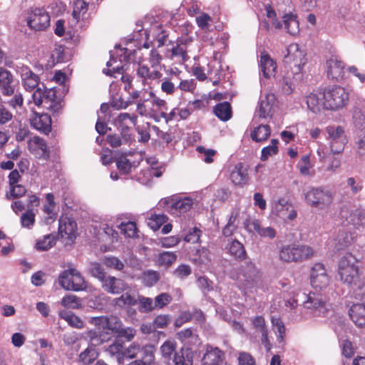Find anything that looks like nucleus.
Returning <instances> with one entry per match:
<instances>
[{"mask_svg": "<svg viewBox=\"0 0 365 365\" xmlns=\"http://www.w3.org/2000/svg\"><path fill=\"white\" fill-rule=\"evenodd\" d=\"M89 322L96 328V330H90L88 332V336L94 345L101 344L111 335L115 334L122 323L118 317L113 315L91 317Z\"/></svg>", "mask_w": 365, "mask_h": 365, "instance_id": "nucleus-1", "label": "nucleus"}, {"mask_svg": "<svg viewBox=\"0 0 365 365\" xmlns=\"http://www.w3.org/2000/svg\"><path fill=\"white\" fill-rule=\"evenodd\" d=\"M306 299L303 302V308L316 317H324L332 311V305L329 302L327 292H311L304 294Z\"/></svg>", "mask_w": 365, "mask_h": 365, "instance_id": "nucleus-2", "label": "nucleus"}, {"mask_svg": "<svg viewBox=\"0 0 365 365\" xmlns=\"http://www.w3.org/2000/svg\"><path fill=\"white\" fill-rule=\"evenodd\" d=\"M338 274L340 281L347 286L354 287L360 279L357 259L351 253H346L338 264Z\"/></svg>", "mask_w": 365, "mask_h": 365, "instance_id": "nucleus-3", "label": "nucleus"}, {"mask_svg": "<svg viewBox=\"0 0 365 365\" xmlns=\"http://www.w3.org/2000/svg\"><path fill=\"white\" fill-rule=\"evenodd\" d=\"M59 285L68 291L79 292L87 288V284L78 270L72 266L63 271L58 276Z\"/></svg>", "mask_w": 365, "mask_h": 365, "instance_id": "nucleus-4", "label": "nucleus"}, {"mask_svg": "<svg viewBox=\"0 0 365 365\" xmlns=\"http://www.w3.org/2000/svg\"><path fill=\"white\" fill-rule=\"evenodd\" d=\"M284 61L294 76L299 75L307 62L306 53L298 44L291 43L286 48Z\"/></svg>", "mask_w": 365, "mask_h": 365, "instance_id": "nucleus-5", "label": "nucleus"}, {"mask_svg": "<svg viewBox=\"0 0 365 365\" xmlns=\"http://www.w3.org/2000/svg\"><path fill=\"white\" fill-rule=\"evenodd\" d=\"M193 203V200L190 197L181 198L173 195L161 199L158 205L171 215L178 216L189 211Z\"/></svg>", "mask_w": 365, "mask_h": 365, "instance_id": "nucleus-6", "label": "nucleus"}, {"mask_svg": "<svg viewBox=\"0 0 365 365\" xmlns=\"http://www.w3.org/2000/svg\"><path fill=\"white\" fill-rule=\"evenodd\" d=\"M304 198L309 205L319 210L328 208L333 201L331 192L322 187H310L304 193Z\"/></svg>", "mask_w": 365, "mask_h": 365, "instance_id": "nucleus-7", "label": "nucleus"}, {"mask_svg": "<svg viewBox=\"0 0 365 365\" xmlns=\"http://www.w3.org/2000/svg\"><path fill=\"white\" fill-rule=\"evenodd\" d=\"M325 109L337 110L344 107L349 101V93L341 86H334L324 91Z\"/></svg>", "mask_w": 365, "mask_h": 365, "instance_id": "nucleus-8", "label": "nucleus"}, {"mask_svg": "<svg viewBox=\"0 0 365 365\" xmlns=\"http://www.w3.org/2000/svg\"><path fill=\"white\" fill-rule=\"evenodd\" d=\"M331 282L325 266L322 263H315L310 272V283L316 292H327Z\"/></svg>", "mask_w": 365, "mask_h": 365, "instance_id": "nucleus-9", "label": "nucleus"}, {"mask_svg": "<svg viewBox=\"0 0 365 365\" xmlns=\"http://www.w3.org/2000/svg\"><path fill=\"white\" fill-rule=\"evenodd\" d=\"M328 134L327 139L332 154L341 153L347 143L344 130L341 126L329 125L325 129Z\"/></svg>", "mask_w": 365, "mask_h": 365, "instance_id": "nucleus-10", "label": "nucleus"}, {"mask_svg": "<svg viewBox=\"0 0 365 365\" xmlns=\"http://www.w3.org/2000/svg\"><path fill=\"white\" fill-rule=\"evenodd\" d=\"M155 347L152 344L140 346L136 342L132 343L126 349V357L138 359L152 364L155 361Z\"/></svg>", "mask_w": 365, "mask_h": 365, "instance_id": "nucleus-11", "label": "nucleus"}, {"mask_svg": "<svg viewBox=\"0 0 365 365\" xmlns=\"http://www.w3.org/2000/svg\"><path fill=\"white\" fill-rule=\"evenodd\" d=\"M236 279L244 289H252L259 282V272L252 262L245 263L239 269Z\"/></svg>", "mask_w": 365, "mask_h": 365, "instance_id": "nucleus-12", "label": "nucleus"}, {"mask_svg": "<svg viewBox=\"0 0 365 365\" xmlns=\"http://www.w3.org/2000/svg\"><path fill=\"white\" fill-rule=\"evenodd\" d=\"M14 68L19 76L22 86L26 91L31 92L40 85L39 76L34 73L28 66L17 63Z\"/></svg>", "mask_w": 365, "mask_h": 365, "instance_id": "nucleus-13", "label": "nucleus"}, {"mask_svg": "<svg viewBox=\"0 0 365 365\" xmlns=\"http://www.w3.org/2000/svg\"><path fill=\"white\" fill-rule=\"evenodd\" d=\"M50 23V16L43 9L36 8L31 10L27 18L28 26L35 31L46 29Z\"/></svg>", "mask_w": 365, "mask_h": 365, "instance_id": "nucleus-14", "label": "nucleus"}, {"mask_svg": "<svg viewBox=\"0 0 365 365\" xmlns=\"http://www.w3.org/2000/svg\"><path fill=\"white\" fill-rule=\"evenodd\" d=\"M275 101L276 98L273 93H266L258 103V107L255 113L254 118L263 120L271 117L273 114V106Z\"/></svg>", "mask_w": 365, "mask_h": 365, "instance_id": "nucleus-15", "label": "nucleus"}, {"mask_svg": "<svg viewBox=\"0 0 365 365\" xmlns=\"http://www.w3.org/2000/svg\"><path fill=\"white\" fill-rule=\"evenodd\" d=\"M27 147L29 152L36 158L47 160L50 156L46 141L38 136L31 137L27 141Z\"/></svg>", "mask_w": 365, "mask_h": 365, "instance_id": "nucleus-16", "label": "nucleus"}, {"mask_svg": "<svg viewBox=\"0 0 365 365\" xmlns=\"http://www.w3.org/2000/svg\"><path fill=\"white\" fill-rule=\"evenodd\" d=\"M272 213L283 220H293L297 213L292 203L284 198L279 199L272 205Z\"/></svg>", "mask_w": 365, "mask_h": 365, "instance_id": "nucleus-17", "label": "nucleus"}, {"mask_svg": "<svg viewBox=\"0 0 365 365\" xmlns=\"http://www.w3.org/2000/svg\"><path fill=\"white\" fill-rule=\"evenodd\" d=\"M245 229L250 233H257L261 237L274 239L276 231L271 227H261L257 220L245 219L243 222Z\"/></svg>", "mask_w": 365, "mask_h": 365, "instance_id": "nucleus-18", "label": "nucleus"}, {"mask_svg": "<svg viewBox=\"0 0 365 365\" xmlns=\"http://www.w3.org/2000/svg\"><path fill=\"white\" fill-rule=\"evenodd\" d=\"M136 123L137 116L128 113H120L115 119V124L121 130V135L125 143L131 141L130 135L128 130L130 125H135Z\"/></svg>", "mask_w": 365, "mask_h": 365, "instance_id": "nucleus-19", "label": "nucleus"}, {"mask_svg": "<svg viewBox=\"0 0 365 365\" xmlns=\"http://www.w3.org/2000/svg\"><path fill=\"white\" fill-rule=\"evenodd\" d=\"M14 77L11 72L0 67V92L4 96L9 97L15 93Z\"/></svg>", "mask_w": 365, "mask_h": 365, "instance_id": "nucleus-20", "label": "nucleus"}, {"mask_svg": "<svg viewBox=\"0 0 365 365\" xmlns=\"http://www.w3.org/2000/svg\"><path fill=\"white\" fill-rule=\"evenodd\" d=\"M58 222V233L61 237L68 242H73L76 237V222L66 217H61Z\"/></svg>", "mask_w": 365, "mask_h": 365, "instance_id": "nucleus-21", "label": "nucleus"}, {"mask_svg": "<svg viewBox=\"0 0 365 365\" xmlns=\"http://www.w3.org/2000/svg\"><path fill=\"white\" fill-rule=\"evenodd\" d=\"M101 286L104 291L113 294H120L128 288L124 280L112 276H107Z\"/></svg>", "mask_w": 365, "mask_h": 365, "instance_id": "nucleus-22", "label": "nucleus"}, {"mask_svg": "<svg viewBox=\"0 0 365 365\" xmlns=\"http://www.w3.org/2000/svg\"><path fill=\"white\" fill-rule=\"evenodd\" d=\"M225 360V353L217 347L207 344L202 359V365H219Z\"/></svg>", "mask_w": 365, "mask_h": 365, "instance_id": "nucleus-23", "label": "nucleus"}, {"mask_svg": "<svg viewBox=\"0 0 365 365\" xmlns=\"http://www.w3.org/2000/svg\"><path fill=\"white\" fill-rule=\"evenodd\" d=\"M324 95V91L319 90L310 93L307 96V105L308 109L314 113H318L322 109H325Z\"/></svg>", "mask_w": 365, "mask_h": 365, "instance_id": "nucleus-24", "label": "nucleus"}, {"mask_svg": "<svg viewBox=\"0 0 365 365\" xmlns=\"http://www.w3.org/2000/svg\"><path fill=\"white\" fill-rule=\"evenodd\" d=\"M326 64L327 74L329 78L338 80L342 78L344 63L337 56H331Z\"/></svg>", "mask_w": 365, "mask_h": 365, "instance_id": "nucleus-25", "label": "nucleus"}, {"mask_svg": "<svg viewBox=\"0 0 365 365\" xmlns=\"http://www.w3.org/2000/svg\"><path fill=\"white\" fill-rule=\"evenodd\" d=\"M31 125L43 133L48 134L51 130V119L48 114H37L30 119Z\"/></svg>", "mask_w": 365, "mask_h": 365, "instance_id": "nucleus-26", "label": "nucleus"}, {"mask_svg": "<svg viewBox=\"0 0 365 365\" xmlns=\"http://www.w3.org/2000/svg\"><path fill=\"white\" fill-rule=\"evenodd\" d=\"M193 358L194 354L192 349L184 345L175 352L173 362L174 365H192Z\"/></svg>", "mask_w": 365, "mask_h": 365, "instance_id": "nucleus-27", "label": "nucleus"}, {"mask_svg": "<svg viewBox=\"0 0 365 365\" xmlns=\"http://www.w3.org/2000/svg\"><path fill=\"white\" fill-rule=\"evenodd\" d=\"M43 98V108L53 113L58 112L61 108V99L57 98L54 88H46Z\"/></svg>", "mask_w": 365, "mask_h": 365, "instance_id": "nucleus-28", "label": "nucleus"}, {"mask_svg": "<svg viewBox=\"0 0 365 365\" xmlns=\"http://www.w3.org/2000/svg\"><path fill=\"white\" fill-rule=\"evenodd\" d=\"M212 253L205 248L196 250L191 255V261L201 268H207L212 261Z\"/></svg>", "mask_w": 365, "mask_h": 365, "instance_id": "nucleus-29", "label": "nucleus"}, {"mask_svg": "<svg viewBox=\"0 0 365 365\" xmlns=\"http://www.w3.org/2000/svg\"><path fill=\"white\" fill-rule=\"evenodd\" d=\"M349 314L352 322L359 327H365V303L353 304Z\"/></svg>", "mask_w": 365, "mask_h": 365, "instance_id": "nucleus-30", "label": "nucleus"}, {"mask_svg": "<svg viewBox=\"0 0 365 365\" xmlns=\"http://www.w3.org/2000/svg\"><path fill=\"white\" fill-rule=\"evenodd\" d=\"M232 182L239 186H242L248 182V173L242 163L237 164L230 173Z\"/></svg>", "mask_w": 365, "mask_h": 365, "instance_id": "nucleus-31", "label": "nucleus"}, {"mask_svg": "<svg viewBox=\"0 0 365 365\" xmlns=\"http://www.w3.org/2000/svg\"><path fill=\"white\" fill-rule=\"evenodd\" d=\"M259 64L261 71L265 78H269L273 76L277 68L276 63L265 53H262L260 56Z\"/></svg>", "mask_w": 365, "mask_h": 365, "instance_id": "nucleus-32", "label": "nucleus"}, {"mask_svg": "<svg viewBox=\"0 0 365 365\" xmlns=\"http://www.w3.org/2000/svg\"><path fill=\"white\" fill-rule=\"evenodd\" d=\"M106 351L110 355L116 358L118 361L120 363L124 357H126L125 349H124L123 343L119 340L115 341L113 344L109 345Z\"/></svg>", "mask_w": 365, "mask_h": 365, "instance_id": "nucleus-33", "label": "nucleus"}, {"mask_svg": "<svg viewBox=\"0 0 365 365\" xmlns=\"http://www.w3.org/2000/svg\"><path fill=\"white\" fill-rule=\"evenodd\" d=\"M88 11V4L84 0H76L73 3V9L72 12L75 23L78 22L86 18Z\"/></svg>", "mask_w": 365, "mask_h": 365, "instance_id": "nucleus-34", "label": "nucleus"}, {"mask_svg": "<svg viewBox=\"0 0 365 365\" xmlns=\"http://www.w3.org/2000/svg\"><path fill=\"white\" fill-rule=\"evenodd\" d=\"M137 75L145 82L148 80H155L161 78L162 73L158 70L150 71L147 66L138 64Z\"/></svg>", "mask_w": 365, "mask_h": 365, "instance_id": "nucleus-35", "label": "nucleus"}, {"mask_svg": "<svg viewBox=\"0 0 365 365\" xmlns=\"http://www.w3.org/2000/svg\"><path fill=\"white\" fill-rule=\"evenodd\" d=\"M283 22L289 34L294 36L299 33V25L296 16L292 14H287L283 16Z\"/></svg>", "mask_w": 365, "mask_h": 365, "instance_id": "nucleus-36", "label": "nucleus"}, {"mask_svg": "<svg viewBox=\"0 0 365 365\" xmlns=\"http://www.w3.org/2000/svg\"><path fill=\"white\" fill-rule=\"evenodd\" d=\"M215 114L222 121H227L231 118L232 110L228 102L220 103L214 108Z\"/></svg>", "mask_w": 365, "mask_h": 365, "instance_id": "nucleus-37", "label": "nucleus"}, {"mask_svg": "<svg viewBox=\"0 0 365 365\" xmlns=\"http://www.w3.org/2000/svg\"><path fill=\"white\" fill-rule=\"evenodd\" d=\"M229 253L235 259H242L246 256L244 246L237 240H232L227 246Z\"/></svg>", "mask_w": 365, "mask_h": 365, "instance_id": "nucleus-38", "label": "nucleus"}, {"mask_svg": "<svg viewBox=\"0 0 365 365\" xmlns=\"http://www.w3.org/2000/svg\"><path fill=\"white\" fill-rule=\"evenodd\" d=\"M294 251L297 262L309 259L314 255L313 249L311 247L305 245L294 244Z\"/></svg>", "mask_w": 365, "mask_h": 365, "instance_id": "nucleus-39", "label": "nucleus"}, {"mask_svg": "<svg viewBox=\"0 0 365 365\" xmlns=\"http://www.w3.org/2000/svg\"><path fill=\"white\" fill-rule=\"evenodd\" d=\"M270 135V128L267 125H259L251 133V138L256 142L265 140Z\"/></svg>", "mask_w": 365, "mask_h": 365, "instance_id": "nucleus-40", "label": "nucleus"}, {"mask_svg": "<svg viewBox=\"0 0 365 365\" xmlns=\"http://www.w3.org/2000/svg\"><path fill=\"white\" fill-rule=\"evenodd\" d=\"M197 26L203 31L208 32L211 31L213 23L212 18L207 14L202 12L195 19Z\"/></svg>", "mask_w": 365, "mask_h": 365, "instance_id": "nucleus-41", "label": "nucleus"}, {"mask_svg": "<svg viewBox=\"0 0 365 365\" xmlns=\"http://www.w3.org/2000/svg\"><path fill=\"white\" fill-rule=\"evenodd\" d=\"M279 259L286 262H297L294 244L283 246L279 250Z\"/></svg>", "mask_w": 365, "mask_h": 365, "instance_id": "nucleus-42", "label": "nucleus"}, {"mask_svg": "<svg viewBox=\"0 0 365 365\" xmlns=\"http://www.w3.org/2000/svg\"><path fill=\"white\" fill-rule=\"evenodd\" d=\"M177 343L173 339H167L160 347V351L163 358L170 359L173 354L175 352Z\"/></svg>", "mask_w": 365, "mask_h": 365, "instance_id": "nucleus-43", "label": "nucleus"}, {"mask_svg": "<svg viewBox=\"0 0 365 365\" xmlns=\"http://www.w3.org/2000/svg\"><path fill=\"white\" fill-rule=\"evenodd\" d=\"M98 355L96 348L91 346L80 354L79 359L84 364H90L96 359Z\"/></svg>", "mask_w": 365, "mask_h": 365, "instance_id": "nucleus-44", "label": "nucleus"}, {"mask_svg": "<svg viewBox=\"0 0 365 365\" xmlns=\"http://www.w3.org/2000/svg\"><path fill=\"white\" fill-rule=\"evenodd\" d=\"M118 227L120 229L122 234L127 237H135L137 236L136 224L133 221L126 222H121Z\"/></svg>", "mask_w": 365, "mask_h": 365, "instance_id": "nucleus-45", "label": "nucleus"}, {"mask_svg": "<svg viewBox=\"0 0 365 365\" xmlns=\"http://www.w3.org/2000/svg\"><path fill=\"white\" fill-rule=\"evenodd\" d=\"M171 51L172 56L178 58L181 62H185L188 59L187 55V45L182 41L178 43L177 45L172 48Z\"/></svg>", "mask_w": 365, "mask_h": 365, "instance_id": "nucleus-46", "label": "nucleus"}, {"mask_svg": "<svg viewBox=\"0 0 365 365\" xmlns=\"http://www.w3.org/2000/svg\"><path fill=\"white\" fill-rule=\"evenodd\" d=\"M55 243V237L52 235H46L42 239L37 240L36 248L40 251H46L52 247Z\"/></svg>", "mask_w": 365, "mask_h": 365, "instance_id": "nucleus-47", "label": "nucleus"}, {"mask_svg": "<svg viewBox=\"0 0 365 365\" xmlns=\"http://www.w3.org/2000/svg\"><path fill=\"white\" fill-rule=\"evenodd\" d=\"M116 166L119 171L123 174H128L131 172L133 167H136L124 155H121L116 160Z\"/></svg>", "mask_w": 365, "mask_h": 365, "instance_id": "nucleus-48", "label": "nucleus"}, {"mask_svg": "<svg viewBox=\"0 0 365 365\" xmlns=\"http://www.w3.org/2000/svg\"><path fill=\"white\" fill-rule=\"evenodd\" d=\"M61 304L68 309H79L81 307V300L73 294H67L63 297Z\"/></svg>", "mask_w": 365, "mask_h": 365, "instance_id": "nucleus-49", "label": "nucleus"}, {"mask_svg": "<svg viewBox=\"0 0 365 365\" xmlns=\"http://www.w3.org/2000/svg\"><path fill=\"white\" fill-rule=\"evenodd\" d=\"M168 217L164 214L151 215L148 221V226L154 231L158 230L164 223Z\"/></svg>", "mask_w": 365, "mask_h": 365, "instance_id": "nucleus-50", "label": "nucleus"}, {"mask_svg": "<svg viewBox=\"0 0 365 365\" xmlns=\"http://www.w3.org/2000/svg\"><path fill=\"white\" fill-rule=\"evenodd\" d=\"M141 279L145 285L152 287L159 280V274L155 271L148 270L142 274Z\"/></svg>", "mask_w": 365, "mask_h": 365, "instance_id": "nucleus-51", "label": "nucleus"}, {"mask_svg": "<svg viewBox=\"0 0 365 365\" xmlns=\"http://www.w3.org/2000/svg\"><path fill=\"white\" fill-rule=\"evenodd\" d=\"M60 315L61 318L64 319L73 327L81 329L83 327V322L81 319L72 313L61 312Z\"/></svg>", "mask_w": 365, "mask_h": 365, "instance_id": "nucleus-52", "label": "nucleus"}, {"mask_svg": "<svg viewBox=\"0 0 365 365\" xmlns=\"http://www.w3.org/2000/svg\"><path fill=\"white\" fill-rule=\"evenodd\" d=\"M135 334L136 331L133 328L125 327L123 322L121 323L120 327L118 328V330L115 334L118 337L125 338L128 341H132Z\"/></svg>", "mask_w": 365, "mask_h": 365, "instance_id": "nucleus-53", "label": "nucleus"}, {"mask_svg": "<svg viewBox=\"0 0 365 365\" xmlns=\"http://www.w3.org/2000/svg\"><path fill=\"white\" fill-rule=\"evenodd\" d=\"M277 144L278 140L272 139L271 145L262 148L260 158L262 161L267 160L269 156H272L278 152Z\"/></svg>", "mask_w": 365, "mask_h": 365, "instance_id": "nucleus-54", "label": "nucleus"}, {"mask_svg": "<svg viewBox=\"0 0 365 365\" xmlns=\"http://www.w3.org/2000/svg\"><path fill=\"white\" fill-rule=\"evenodd\" d=\"M103 263L107 267L118 271L123 270L125 267L124 263L120 259L113 256L105 257Z\"/></svg>", "mask_w": 365, "mask_h": 365, "instance_id": "nucleus-55", "label": "nucleus"}, {"mask_svg": "<svg viewBox=\"0 0 365 365\" xmlns=\"http://www.w3.org/2000/svg\"><path fill=\"white\" fill-rule=\"evenodd\" d=\"M349 288L352 290L356 299L363 300V303H365V279L361 280L360 279L356 282V285L349 287Z\"/></svg>", "mask_w": 365, "mask_h": 365, "instance_id": "nucleus-56", "label": "nucleus"}, {"mask_svg": "<svg viewBox=\"0 0 365 365\" xmlns=\"http://www.w3.org/2000/svg\"><path fill=\"white\" fill-rule=\"evenodd\" d=\"M256 332L261 334L268 331L265 319L262 316H257L250 319Z\"/></svg>", "mask_w": 365, "mask_h": 365, "instance_id": "nucleus-57", "label": "nucleus"}, {"mask_svg": "<svg viewBox=\"0 0 365 365\" xmlns=\"http://www.w3.org/2000/svg\"><path fill=\"white\" fill-rule=\"evenodd\" d=\"M90 272L93 277L97 278L101 283L107 277L103 268L98 262H93L91 264Z\"/></svg>", "mask_w": 365, "mask_h": 365, "instance_id": "nucleus-58", "label": "nucleus"}, {"mask_svg": "<svg viewBox=\"0 0 365 365\" xmlns=\"http://www.w3.org/2000/svg\"><path fill=\"white\" fill-rule=\"evenodd\" d=\"M139 309L142 312H148L155 309L154 302L151 298L143 296L138 297Z\"/></svg>", "mask_w": 365, "mask_h": 365, "instance_id": "nucleus-59", "label": "nucleus"}, {"mask_svg": "<svg viewBox=\"0 0 365 365\" xmlns=\"http://www.w3.org/2000/svg\"><path fill=\"white\" fill-rule=\"evenodd\" d=\"M35 222V213L32 209H28L21 217L22 227L31 228Z\"/></svg>", "mask_w": 365, "mask_h": 365, "instance_id": "nucleus-60", "label": "nucleus"}, {"mask_svg": "<svg viewBox=\"0 0 365 365\" xmlns=\"http://www.w3.org/2000/svg\"><path fill=\"white\" fill-rule=\"evenodd\" d=\"M177 337L182 342H186V341L189 339L195 343L199 341L197 336L193 334V331L191 328H187L178 332Z\"/></svg>", "mask_w": 365, "mask_h": 365, "instance_id": "nucleus-61", "label": "nucleus"}, {"mask_svg": "<svg viewBox=\"0 0 365 365\" xmlns=\"http://www.w3.org/2000/svg\"><path fill=\"white\" fill-rule=\"evenodd\" d=\"M46 88L44 86V85L41 84V87L38 86L34 89V91L32 95V99L36 106H43Z\"/></svg>", "mask_w": 365, "mask_h": 365, "instance_id": "nucleus-62", "label": "nucleus"}, {"mask_svg": "<svg viewBox=\"0 0 365 365\" xmlns=\"http://www.w3.org/2000/svg\"><path fill=\"white\" fill-rule=\"evenodd\" d=\"M26 192L24 186L15 184L10 186V192L6 195V197L8 200L21 197L25 195Z\"/></svg>", "mask_w": 365, "mask_h": 365, "instance_id": "nucleus-63", "label": "nucleus"}, {"mask_svg": "<svg viewBox=\"0 0 365 365\" xmlns=\"http://www.w3.org/2000/svg\"><path fill=\"white\" fill-rule=\"evenodd\" d=\"M349 222L354 225L363 226L365 225V212L361 210H356L351 215Z\"/></svg>", "mask_w": 365, "mask_h": 365, "instance_id": "nucleus-64", "label": "nucleus"}]
</instances>
